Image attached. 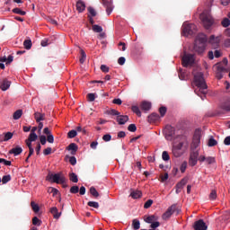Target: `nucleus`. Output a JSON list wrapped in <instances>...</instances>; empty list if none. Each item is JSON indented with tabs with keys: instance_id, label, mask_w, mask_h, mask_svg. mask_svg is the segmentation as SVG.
I'll return each instance as SVG.
<instances>
[{
	"instance_id": "19",
	"label": "nucleus",
	"mask_w": 230,
	"mask_h": 230,
	"mask_svg": "<svg viewBox=\"0 0 230 230\" xmlns=\"http://www.w3.org/2000/svg\"><path fill=\"white\" fill-rule=\"evenodd\" d=\"M76 10L79 13H82L85 10V3L82 0L76 2Z\"/></svg>"
},
{
	"instance_id": "25",
	"label": "nucleus",
	"mask_w": 230,
	"mask_h": 230,
	"mask_svg": "<svg viewBox=\"0 0 230 230\" xmlns=\"http://www.w3.org/2000/svg\"><path fill=\"white\" fill-rule=\"evenodd\" d=\"M25 143L29 148V157H31V155L34 154L35 150L33 149V146H31V143H33L31 140L26 139Z\"/></svg>"
},
{
	"instance_id": "13",
	"label": "nucleus",
	"mask_w": 230,
	"mask_h": 230,
	"mask_svg": "<svg viewBox=\"0 0 230 230\" xmlns=\"http://www.w3.org/2000/svg\"><path fill=\"white\" fill-rule=\"evenodd\" d=\"M199 163H207L208 164H215L217 163V159L215 156H205V155H200L199 157Z\"/></svg>"
},
{
	"instance_id": "64",
	"label": "nucleus",
	"mask_w": 230,
	"mask_h": 230,
	"mask_svg": "<svg viewBox=\"0 0 230 230\" xmlns=\"http://www.w3.org/2000/svg\"><path fill=\"white\" fill-rule=\"evenodd\" d=\"M224 144L226 145V146H229L230 145V136L226 137L224 140Z\"/></svg>"
},
{
	"instance_id": "33",
	"label": "nucleus",
	"mask_w": 230,
	"mask_h": 230,
	"mask_svg": "<svg viewBox=\"0 0 230 230\" xmlns=\"http://www.w3.org/2000/svg\"><path fill=\"white\" fill-rule=\"evenodd\" d=\"M92 30L95 33H102L103 31V28H102V26L96 25V24L93 25Z\"/></svg>"
},
{
	"instance_id": "30",
	"label": "nucleus",
	"mask_w": 230,
	"mask_h": 230,
	"mask_svg": "<svg viewBox=\"0 0 230 230\" xmlns=\"http://www.w3.org/2000/svg\"><path fill=\"white\" fill-rule=\"evenodd\" d=\"M155 220H157V217H155L154 215L149 216L145 218V222H146V224H152V223L155 222Z\"/></svg>"
},
{
	"instance_id": "62",
	"label": "nucleus",
	"mask_w": 230,
	"mask_h": 230,
	"mask_svg": "<svg viewBox=\"0 0 230 230\" xmlns=\"http://www.w3.org/2000/svg\"><path fill=\"white\" fill-rule=\"evenodd\" d=\"M101 70L102 71V73H109V66H107L105 65H102Z\"/></svg>"
},
{
	"instance_id": "35",
	"label": "nucleus",
	"mask_w": 230,
	"mask_h": 230,
	"mask_svg": "<svg viewBox=\"0 0 230 230\" xmlns=\"http://www.w3.org/2000/svg\"><path fill=\"white\" fill-rule=\"evenodd\" d=\"M23 46L25 49H31V46H32L31 40H25L23 41Z\"/></svg>"
},
{
	"instance_id": "55",
	"label": "nucleus",
	"mask_w": 230,
	"mask_h": 230,
	"mask_svg": "<svg viewBox=\"0 0 230 230\" xmlns=\"http://www.w3.org/2000/svg\"><path fill=\"white\" fill-rule=\"evenodd\" d=\"M208 146H217V141L213 137L209 138Z\"/></svg>"
},
{
	"instance_id": "48",
	"label": "nucleus",
	"mask_w": 230,
	"mask_h": 230,
	"mask_svg": "<svg viewBox=\"0 0 230 230\" xmlns=\"http://www.w3.org/2000/svg\"><path fill=\"white\" fill-rule=\"evenodd\" d=\"M209 200H217V190H211L209 194Z\"/></svg>"
},
{
	"instance_id": "54",
	"label": "nucleus",
	"mask_w": 230,
	"mask_h": 230,
	"mask_svg": "<svg viewBox=\"0 0 230 230\" xmlns=\"http://www.w3.org/2000/svg\"><path fill=\"white\" fill-rule=\"evenodd\" d=\"M109 114H111V116H117L118 118V116H119L121 113L116 110H111L109 111Z\"/></svg>"
},
{
	"instance_id": "18",
	"label": "nucleus",
	"mask_w": 230,
	"mask_h": 230,
	"mask_svg": "<svg viewBox=\"0 0 230 230\" xmlns=\"http://www.w3.org/2000/svg\"><path fill=\"white\" fill-rule=\"evenodd\" d=\"M116 120H117V123H119V125H125V123H127V121H128V116L121 115V113H120L117 117Z\"/></svg>"
},
{
	"instance_id": "31",
	"label": "nucleus",
	"mask_w": 230,
	"mask_h": 230,
	"mask_svg": "<svg viewBox=\"0 0 230 230\" xmlns=\"http://www.w3.org/2000/svg\"><path fill=\"white\" fill-rule=\"evenodd\" d=\"M31 206L34 213H39V211H40V208L39 207V204L35 203V201H31Z\"/></svg>"
},
{
	"instance_id": "11",
	"label": "nucleus",
	"mask_w": 230,
	"mask_h": 230,
	"mask_svg": "<svg viewBox=\"0 0 230 230\" xmlns=\"http://www.w3.org/2000/svg\"><path fill=\"white\" fill-rule=\"evenodd\" d=\"M222 40V35L215 36L211 35L208 40V43L214 48V49H217L220 46V42Z\"/></svg>"
},
{
	"instance_id": "40",
	"label": "nucleus",
	"mask_w": 230,
	"mask_h": 230,
	"mask_svg": "<svg viewBox=\"0 0 230 230\" xmlns=\"http://www.w3.org/2000/svg\"><path fill=\"white\" fill-rule=\"evenodd\" d=\"M67 136L70 139H73L74 137H76V136H78V133L76 132V130L72 129L67 133Z\"/></svg>"
},
{
	"instance_id": "53",
	"label": "nucleus",
	"mask_w": 230,
	"mask_h": 230,
	"mask_svg": "<svg viewBox=\"0 0 230 230\" xmlns=\"http://www.w3.org/2000/svg\"><path fill=\"white\" fill-rule=\"evenodd\" d=\"M159 226H161V223H159V221H155L151 223V229H157Z\"/></svg>"
},
{
	"instance_id": "3",
	"label": "nucleus",
	"mask_w": 230,
	"mask_h": 230,
	"mask_svg": "<svg viewBox=\"0 0 230 230\" xmlns=\"http://www.w3.org/2000/svg\"><path fill=\"white\" fill-rule=\"evenodd\" d=\"M227 64H229V61L226 58H225L222 62L214 65L213 69L216 73V77L217 80H222V78H224V73H227V69L226 66H224V65L227 66Z\"/></svg>"
},
{
	"instance_id": "59",
	"label": "nucleus",
	"mask_w": 230,
	"mask_h": 230,
	"mask_svg": "<svg viewBox=\"0 0 230 230\" xmlns=\"http://www.w3.org/2000/svg\"><path fill=\"white\" fill-rule=\"evenodd\" d=\"M103 141L109 142L111 141V139H112V136H111L110 134H106L102 137Z\"/></svg>"
},
{
	"instance_id": "21",
	"label": "nucleus",
	"mask_w": 230,
	"mask_h": 230,
	"mask_svg": "<svg viewBox=\"0 0 230 230\" xmlns=\"http://www.w3.org/2000/svg\"><path fill=\"white\" fill-rule=\"evenodd\" d=\"M9 154H13L14 155H21V154H22V147L17 146L16 147L12 148L9 151Z\"/></svg>"
},
{
	"instance_id": "28",
	"label": "nucleus",
	"mask_w": 230,
	"mask_h": 230,
	"mask_svg": "<svg viewBox=\"0 0 230 230\" xmlns=\"http://www.w3.org/2000/svg\"><path fill=\"white\" fill-rule=\"evenodd\" d=\"M141 190H133L130 193V197H132V199H141Z\"/></svg>"
},
{
	"instance_id": "8",
	"label": "nucleus",
	"mask_w": 230,
	"mask_h": 230,
	"mask_svg": "<svg viewBox=\"0 0 230 230\" xmlns=\"http://www.w3.org/2000/svg\"><path fill=\"white\" fill-rule=\"evenodd\" d=\"M164 136L167 141H172V139H175V128L171 125L166 126L164 129Z\"/></svg>"
},
{
	"instance_id": "5",
	"label": "nucleus",
	"mask_w": 230,
	"mask_h": 230,
	"mask_svg": "<svg viewBox=\"0 0 230 230\" xmlns=\"http://www.w3.org/2000/svg\"><path fill=\"white\" fill-rule=\"evenodd\" d=\"M47 181H49V182H55L56 184H64L66 182V176H64L62 172H59V173L49 172L47 176Z\"/></svg>"
},
{
	"instance_id": "63",
	"label": "nucleus",
	"mask_w": 230,
	"mask_h": 230,
	"mask_svg": "<svg viewBox=\"0 0 230 230\" xmlns=\"http://www.w3.org/2000/svg\"><path fill=\"white\" fill-rule=\"evenodd\" d=\"M51 147H47L44 151L43 154L44 155H49V154H51Z\"/></svg>"
},
{
	"instance_id": "36",
	"label": "nucleus",
	"mask_w": 230,
	"mask_h": 230,
	"mask_svg": "<svg viewBox=\"0 0 230 230\" xmlns=\"http://www.w3.org/2000/svg\"><path fill=\"white\" fill-rule=\"evenodd\" d=\"M13 13H17L18 15H26V12L21 10L19 7L13 9Z\"/></svg>"
},
{
	"instance_id": "46",
	"label": "nucleus",
	"mask_w": 230,
	"mask_h": 230,
	"mask_svg": "<svg viewBox=\"0 0 230 230\" xmlns=\"http://www.w3.org/2000/svg\"><path fill=\"white\" fill-rule=\"evenodd\" d=\"M88 206L90 208H94L95 209H98V208H100V204L96 201H89Z\"/></svg>"
},
{
	"instance_id": "16",
	"label": "nucleus",
	"mask_w": 230,
	"mask_h": 230,
	"mask_svg": "<svg viewBox=\"0 0 230 230\" xmlns=\"http://www.w3.org/2000/svg\"><path fill=\"white\" fill-rule=\"evenodd\" d=\"M188 181H189L188 177H185V178L181 179V181L176 184V193L177 194H179L181 190H182L184 188V186H186V184H188Z\"/></svg>"
},
{
	"instance_id": "39",
	"label": "nucleus",
	"mask_w": 230,
	"mask_h": 230,
	"mask_svg": "<svg viewBox=\"0 0 230 230\" xmlns=\"http://www.w3.org/2000/svg\"><path fill=\"white\" fill-rule=\"evenodd\" d=\"M90 193L91 195H93V197H95V198L100 197V193H98V190H96V188L94 187L90 188Z\"/></svg>"
},
{
	"instance_id": "6",
	"label": "nucleus",
	"mask_w": 230,
	"mask_h": 230,
	"mask_svg": "<svg viewBox=\"0 0 230 230\" xmlns=\"http://www.w3.org/2000/svg\"><path fill=\"white\" fill-rule=\"evenodd\" d=\"M197 31V25L193 23L184 22L182 25V35L184 37H190V35H193Z\"/></svg>"
},
{
	"instance_id": "12",
	"label": "nucleus",
	"mask_w": 230,
	"mask_h": 230,
	"mask_svg": "<svg viewBox=\"0 0 230 230\" xmlns=\"http://www.w3.org/2000/svg\"><path fill=\"white\" fill-rule=\"evenodd\" d=\"M175 209H177L176 205H172L171 207H169L162 216L163 220H168V218H170L173 215V213H175Z\"/></svg>"
},
{
	"instance_id": "52",
	"label": "nucleus",
	"mask_w": 230,
	"mask_h": 230,
	"mask_svg": "<svg viewBox=\"0 0 230 230\" xmlns=\"http://www.w3.org/2000/svg\"><path fill=\"white\" fill-rule=\"evenodd\" d=\"M152 204H154V200L148 199L144 205L145 209H148V208H150Z\"/></svg>"
},
{
	"instance_id": "27",
	"label": "nucleus",
	"mask_w": 230,
	"mask_h": 230,
	"mask_svg": "<svg viewBox=\"0 0 230 230\" xmlns=\"http://www.w3.org/2000/svg\"><path fill=\"white\" fill-rule=\"evenodd\" d=\"M141 109L142 111H150L152 109V103L145 101L141 103Z\"/></svg>"
},
{
	"instance_id": "29",
	"label": "nucleus",
	"mask_w": 230,
	"mask_h": 230,
	"mask_svg": "<svg viewBox=\"0 0 230 230\" xmlns=\"http://www.w3.org/2000/svg\"><path fill=\"white\" fill-rule=\"evenodd\" d=\"M132 227L134 230H138L141 227V223L137 219L132 221Z\"/></svg>"
},
{
	"instance_id": "45",
	"label": "nucleus",
	"mask_w": 230,
	"mask_h": 230,
	"mask_svg": "<svg viewBox=\"0 0 230 230\" xmlns=\"http://www.w3.org/2000/svg\"><path fill=\"white\" fill-rule=\"evenodd\" d=\"M10 181H12V176H10V174L4 175L2 178L3 184H6L7 182H10Z\"/></svg>"
},
{
	"instance_id": "2",
	"label": "nucleus",
	"mask_w": 230,
	"mask_h": 230,
	"mask_svg": "<svg viewBox=\"0 0 230 230\" xmlns=\"http://www.w3.org/2000/svg\"><path fill=\"white\" fill-rule=\"evenodd\" d=\"M206 42H208V36L204 33L199 34L195 40L194 51L199 55H202L206 51Z\"/></svg>"
},
{
	"instance_id": "43",
	"label": "nucleus",
	"mask_w": 230,
	"mask_h": 230,
	"mask_svg": "<svg viewBox=\"0 0 230 230\" xmlns=\"http://www.w3.org/2000/svg\"><path fill=\"white\" fill-rule=\"evenodd\" d=\"M48 192L49 193H52L53 197H56V195H58V190L53 188V187H49L48 189Z\"/></svg>"
},
{
	"instance_id": "50",
	"label": "nucleus",
	"mask_w": 230,
	"mask_h": 230,
	"mask_svg": "<svg viewBox=\"0 0 230 230\" xmlns=\"http://www.w3.org/2000/svg\"><path fill=\"white\" fill-rule=\"evenodd\" d=\"M0 163H3L5 166H12V161H8L4 158H0Z\"/></svg>"
},
{
	"instance_id": "20",
	"label": "nucleus",
	"mask_w": 230,
	"mask_h": 230,
	"mask_svg": "<svg viewBox=\"0 0 230 230\" xmlns=\"http://www.w3.org/2000/svg\"><path fill=\"white\" fill-rule=\"evenodd\" d=\"M34 118L37 123H40V121H44V119H46V115L44 113L35 112Z\"/></svg>"
},
{
	"instance_id": "42",
	"label": "nucleus",
	"mask_w": 230,
	"mask_h": 230,
	"mask_svg": "<svg viewBox=\"0 0 230 230\" xmlns=\"http://www.w3.org/2000/svg\"><path fill=\"white\" fill-rule=\"evenodd\" d=\"M86 58H87V55L85 54V51L81 50V58L79 59L80 64H84Z\"/></svg>"
},
{
	"instance_id": "9",
	"label": "nucleus",
	"mask_w": 230,
	"mask_h": 230,
	"mask_svg": "<svg viewBox=\"0 0 230 230\" xmlns=\"http://www.w3.org/2000/svg\"><path fill=\"white\" fill-rule=\"evenodd\" d=\"M181 62L183 67H188V66H192L195 63V55L184 53L181 58Z\"/></svg>"
},
{
	"instance_id": "15",
	"label": "nucleus",
	"mask_w": 230,
	"mask_h": 230,
	"mask_svg": "<svg viewBox=\"0 0 230 230\" xmlns=\"http://www.w3.org/2000/svg\"><path fill=\"white\" fill-rule=\"evenodd\" d=\"M195 230H208V225L204 222V220L199 219L194 224Z\"/></svg>"
},
{
	"instance_id": "22",
	"label": "nucleus",
	"mask_w": 230,
	"mask_h": 230,
	"mask_svg": "<svg viewBox=\"0 0 230 230\" xmlns=\"http://www.w3.org/2000/svg\"><path fill=\"white\" fill-rule=\"evenodd\" d=\"M159 119H161V117L157 113H152L151 115L148 116V121H150V123L159 121Z\"/></svg>"
},
{
	"instance_id": "1",
	"label": "nucleus",
	"mask_w": 230,
	"mask_h": 230,
	"mask_svg": "<svg viewBox=\"0 0 230 230\" xmlns=\"http://www.w3.org/2000/svg\"><path fill=\"white\" fill-rule=\"evenodd\" d=\"M194 75V84L199 88V91L202 95H199L201 100H204L206 98V93L208 89V84H206V81L204 80V74L201 72L195 73L193 72Z\"/></svg>"
},
{
	"instance_id": "38",
	"label": "nucleus",
	"mask_w": 230,
	"mask_h": 230,
	"mask_svg": "<svg viewBox=\"0 0 230 230\" xmlns=\"http://www.w3.org/2000/svg\"><path fill=\"white\" fill-rule=\"evenodd\" d=\"M69 177H70V181H71L72 182H78V175H76V173L71 172V173L69 174Z\"/></svg>"
},
{
	"instance_id": "10",
	"label": "nucleus",
	"mask_w": 230,
	"mask_h": 230,
	"mask_svg": "<svg viewBox=\"0 0 230 230\" xmlns=\"http://www.w3.org/2000/svg\"><path fill=\"white\" fill-rule=\"evenodd\" d=\"M199 150L191 151L189 157V164L190 166H197V163H199Z\"/></svg>"
},
{
	"instance_id": "61",
	"label": "nucleus",
	"mask_w": 230,
	"mask_h": 230,
	"mask_svg": "<svg viewBox=\"0 0 230 230\" xmlns=\"http://www.w3.org/2000/svg\"><path fill=\"white\" fill-rule=\"evenodd\" d=\"M69 163H70V164H72V166H75V164H76V157L71 156L69 158Z\"/></svg>"
},
{
	"instance_id": "4",
	"label": "nucleus",
	"mask_w": 230,
	"mask_h": 230,
	"mask_svg": "<svg viewBox=\"0 0 230 230\" xmlns=\"http://www.w3.org/2000/svg\"><path fill=\"white\" fill-rule=\"evenodd\" d=\"M199 19L206 30H209L213 26L215 21L213 20V16H211L210 11H204L200 13Z\"/></svg>"
},
{
	"instance_id": "56",
	"label": "nucleus",
	"mask_w": 230,
	"mask_h": 230,
	"mask_svg": "<svg viewBox=\"0 0 230 230\" xmlns=\"http://www.w3.org/2000/svg\"><path fill=\"white\" fill-rule=\"evenodd\" d=\"M88 12H89L90 15H92V17H96V11L94 10V8L89 7Z\"/></svg>"
},
{
	"instance_id": "44",
	"label": "nucleus",
	"mask_w": 230,
	"mask_h": 230,
	"mask_svg": "<svg viewBox=\"0 0 230 230\" xmlns=\"http://www.w3.org/2000/svg\"><path fill=\"white\" fill-rule=\"evenodd\" d=\"M131 111L137 114V116L141 117V110L137 106H132Z\"/></svg>"
},
{
	"instance_id": "24",
	"label": "nucleus",
	"mask_w": 230,
	"mask_h": 230,
	"mask_svg": "<svg viewBox=\"0 0 230 230\" xmlns=\"http://www.w3.org/2000/svg\"><path fill=\"white\" fill-rule=\"evenodd\" d=\"M13 137V133L12 132H7L4 136L0 137V141H10Z\"/></svg>"
},
{
	"instance_id": "32",
	"label": "nucleus",
	"mask_w": 230,
	"mask_h": 230,
	"mask_svg": "<svg viewBox=\"0 0 230 230\" xmlns=\"http://www.w3.org/2000/svg\"><path fill=\"white\" fill-rule=\"evenodd\" d=\"M221 26H223V28H229V26H230V20H229V18H224L221 21Z\"/></svg>"
},
{
	"instance_id": "23",
	"label": "nucleus",
	"mask_w": 230,
	"mask_h": 230,
	"mask_svg": "<svg viewBox=\"0 0 230 230\" xmlns=\"http://www.w3.org/2000/svg\"><path fill=\"white\" fill-rule=\"evenodd\" d=\"M50 213L53 215L54 218L58 219L60 218L62 213H58V208H57V207H53L52 208H50Z\"/></svg>"
},
{
	"instance_id": "37",
	"label": "nucleus",
	"mask_w": 230,
	"mask_h": 230,
	"mask_svg": "<svg viewBox=\"0 0 230 230\" xmlns=\"http://www.w3.org/2000/svg\"><path fill=\"white\" fill-rule=\"evenodd\" d=\"M32 225H33V226H42V221H41L40 219H39V217H34L32 218Z\"/></svg>"
},
{
	"instance_id": "14",
	"label": "nucleus",
	"mask_w": 230,
	"mask_h": 230,
	"mask_svg": "<svg viewBox=\"0 0 230 230\" xmlns=\"http://www.w3.org/2000/svg\"><path fill=\"white\" fill-rule=\"evenodd\" d=\"M103 6L106 8L107 15H111L114 10V5H112V0H102Z\"/></svg>"
},
{
	"instance_id": "41",
	"label": "nucleus",
	"mask_w": 230,
	"mask_h": 230,
	"mask_svg": "<svg viewBox=\"0 0 230 230\" xmlns=\"http://www.w3.org/2000/svg\"><path fill=\"white\" fill-rule=\"evenodd\" d=\"M186 168H188V162L184 161L180 166L181 172L184 173L186 172Z\"/></svg>"
},
{
	"instance_id": "57",
	"label": "nucleus",
	"mask_w": 230,
	"mask_h": 230,
	"mask_svg": "<svg viewBox=\"0 0 230 230\" xmlns=\"http://www.w3.org/2000/svg\"><path fill=\"white\" fill-rule=\"evenodd\" d=\"M87 98L89 102H94V100H96V95L94 93H88Z\"/></svg>"
},
{
	"instance_id": "47",
	"label": "nucleus",
	"mask_w": 230,
	"mask_h": 230,
	"mask_svg": "<svg viewBox=\"0 0 230 230\" xmlns=\"http://www.w3.org/2000/svg\"><path fill=\"white\" fill-rule=\"evenodd\" d=\"M29 141H35L36 139H39V136H37V133H31L28 137Z\"/></svg>"
},
{
	"instance_id": "49",
	"label": "nucleus",
	"mask_w": 230,
	"mask_h": 230,
	"mask_svg": "<svg viewBox=\"0 0 230 230\" xmlns=\"http://www.w3.org/2000/svg\"><path fill=\"white\" fill-rule=\"evenodd\" d=\"M162 159L164 161H170V155H168L167 151H164L162 154Z\"/></svg>"
},
{
	"instance_id": "58",
	"label": "nucleus",
	"mask_w": 230,
	"mask_h": 230,
	"mask_svg": "<svg viewBox=\"0 0 230 230\" xmlns=\"http://www.w3.org/2000/svg\"><path fill=\"white\" fill-rule=\"evenodd\" d=\"M78 191H80L78 186H73L72 188H70V193H78Z\"/></svg>"
},
{
	"instance_id": "17",
	"label": "nucleus",
	"mask_w": 230,
	"mask_h": 230,
	"mask_svg": "<svg viewBox=\"0 0 230 230\" xmlns=\"http://www.w3.org/2000/svg\"><path fill=\"white\" fill-rule=\"evenodd\" d=\"M10 85H12V82L8 81V79L0 81V89L3 91H8V89H10Z\"/></svg>"
},
{
	"instance_id": "60",
	"label": "nucleus",
	"mask_w": 230,
	"mask_h": 230,
	"mask_svg": "<svg viewBox=\"0 0 230 230\" xmlns=\"http://www.w3.org/2000/svg\"><path fill=\"white\" fill-rule=\"evenodd\" d=\"M159 112H160L162 118L164 117V114H166V107H161L159 109Z\"/></svg>"
},
{
	"instance_id": "7",
	"label": "nucleus",
	"mask_w": 230,
	"mask_h": 230,
	"mask_svg": "<svg viewBox=\"0 0 230 230\" xmlns=\"http://www.w3.org/2000/svg\"><path fill=\"white\" fill-rule=\"evenodd\" d=\"M185 145V142H180L172 146V155L174 157H181V155H184V152H186V149H184Z\"/></svg>"
},
{
	"instance_id": "26",
	"label": "nucleus",
	"mask_w": 230,
	"mask_h": 230,
	"mask_svg": "<svg viewBox=\"0 0 230 230\" xmlns=\"http://www.w3.org/2000/svg\"><path fill=\"white\" fill-rule=\"evenodd\" d=\"M67 150L71 151V155H75V154H76V151L78 150V146H76V144L75 143H71L68 147Z\"/></svg>"
},
{
	"instance_id": "51",
	"label": "nucleus",
	"mask_w": 230,
	"mask_h": 230,
	"mask_svg": "<svg viewBox=\"0 0 230 230\" xmlns=\"http://www.w3.org/2000/svg\"><path fill=\"white\" fill-rule=\"evenodd\" d=\"M128 130L129 132H136V130H137V127H136V124H130L128 127Z\"/></svg>"
},
{
	"instance_id": "34",
	"label": "nucleus",
	"mask_w": 230,
	"mask_h": 230,
	"mask_svg": "<svg viewBox=\"0 0 230 230\" xmlns=\"http://www.w3.org/2000/svg\"><path fill=\"white\" fill-rule=\"evenodd\" d=\"M22 116V110H17L13 115V119H20V118Z\"/></svg>"
}]
</instances>
